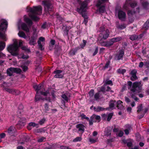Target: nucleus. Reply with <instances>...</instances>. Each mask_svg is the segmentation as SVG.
I'll list each match as a JSON object with an SVG mask.
<instances>
[{"mask_svg":"<svg viewBox=\"0 0 149 149\" xmlns=\"http://www.w3.org/2000/svg\"><path fill=\"white\" fill-rule=\"evenodd\" d=\"M102 3L100 1H99L97 4V7H99L98 11L100 13H103L105 11V6H101Z\"/></svg>","mask_w":149,"mask_h":149,"instance_id":"nucleus-10","label":"nucleus"},{"mask_svg":"<svg viewBox=\"0 0 149 149\" xmlns=\"http://www.w3.org/2000/svg\"><path fill=\"white\" fill-rule=\"evenodd\" d=\"M62 71L61 70H56L53 73L55 74L54 77L56 78H62L63 77V74H61Z\"/></svg>","mask_w":149,"mask_h":149,"instance_id":"nucleus-9","label":"nucleus"},{"mask_svg":"<svg viewBox=\"0 0 149 149\" xmlns=\"http://www.w3.org/2000/svg\"><path fill=\"white\" fill-rule=\"evenodd\" d=\"M39 93H37V92L36 93L35 97V102H37L41 100H42V97L40 95H39Z\"/></svg>","mask_w":149,"mask_h":149,"instance_id":"nucleus-29","label":"nucleus"},{"mask_svg":"<svg viewBox=\"0 0 149 149\" xmlns=\"http://www.w3.org/2000/svg\"><path fill=\"white\" fill-rule=\"evenodd\" d=\"M16 129L15 127L11 126L8 129V132L10 135H12L15 132Z\"/></svg>","mask_w":149,"mask_h":149,"instance_id":"nucleus-22","label":"nucleus"},{"mask_svg":"<svg viewBox=\"0 0 149 149\" xmlns=\"http://www.w3.org/2000/svg\"><path fill=\"white\" fill-rule=\"evenodd\" d=\"M123 102L120 100H118L117 102L116 107L118 109L122 110L123 109L124 107L123 106Z\"/></svg>","mask_w":149,"mask_h":149,"instance_id":"nucleus-23","label":"nucleus"},{"mask_svg":"<svg viewBox=\"0 0 149 149\" xmlns=\"http://www.w3.org/2000/svg\"><path fill=\"white\" fill-rule=\"evenodd\" d=\"M21 27L22 29L26 33H29V29L27 24L25 23H22L21 25Z\"/></svg>","mask_w":149,"mask_h":149,"instance_id":"nucleus-20","label":"nucleus"},{"mask_svg":"<svg viewBox=\"0 0 149 149\" xmlns=\"http://www.w3.org/2000/svg\"><path fill=\"white\" fill-rule=\"evenodd\" d=\"M45 108V111L46 112L49 111L50 108L49 107V105L48 104L45 103L44 106Z\"/></svg>","mask_w":149,"mask_h":149,"instance_id":"nucleus-51","label":"nucleus"},{"mask_svg":"<svg viewBox=\"0 0 149 149\" xmlns=\"http://www.w3.org/2000/svg\"><path fill=\"white\" fill-rule=\"evenodd\" d=\"M107 47L111 46L113 45V43L111 39L109 41H106Z\"/></svg>","mask_w":149,"mask_h":149,"instance_id":"nucleus-46","label":"nucleus"},{"mask_svg":"<svg viewBox=\"0 0 149 149\" xmlns=\"http://www.w3.org/2000/svg\"><path fill=\"white\" fill-rule=\"evenodd\" d=\"M25 125L24 123L22 122L21 121H19L16 125V127L18 129H20L23 127Z\"/></svg>","mask_w":149,"mask_h":149,"instance_id":"nucleus-27","label":"nucleus"},{"mask_svg":"<svg viewBox=\"0 0 149 149\" xmlns=\"http://www.w3.org/2000/svg\"><path fill=\"white\" fill-rule=\"evenodd\" d=\"M94 89H92L89 91V96L90 98H91L93 97L94 95Z\"/></svg>","mask_w":149,"mask_h":149,"instance_id":"nucleus-43","label":"nucleus"},{"mask_svg":"<svg viewBox=\"0 0 149 149\" xmlns=\"http://www.w3.org/2000/svg\"><path fill=\"white\" fill-rule=\"evenodd\" d=\"M95 114H93L90 118V119L89 120V125H91L93 124V122H95L96 121L94 120Z\"/></svg>","mask_w":149,"mask_h":149,"instance_id":"nucleus-26","label":"nucleus"},{"mask_svg":"<svg viewBox=\"0 0 149 149\" xmlns=\"http://www.w3.org/2000/svg\"><path fill=\"white\" fill-rule=\"evenodd\" d=\"M122 38L120 37H119L116 38H111V39L112 40L113 43L114 42H116L120 41L121 40Z\"/></svg>","mask_w":149,"mask_h":149,"instance_id":"nucleus-33","label":"nucleus"},{"mask_svg":"<svg viewBox=\"0 0 149 149\" xmlns=\"http://www.w3.org/2000/svg\"><path fill=\"white\" fill-rule=\"evenodd\" d=\"M45 40V38L43 37H40L38 39V43H41V42H44Z\"/></svg>","mask_w":149,"mask_h":149,"instance_id":"nucleus-54","label":"nucleus"},{"mask_svg":"<svg viewBox=\"0 0 149 149\" xmlns=\"http://www.w3.org/2000/svg\"><path fill=\"white\" fill-rule=\"evenodd\" d=\"M86 12H82V13H79L80 15H82V16L84 18V19H86V18H88L87 16V14L86 13Z\"/></svg>","mask_w":149,"mask_h":149,"instance_id":"nucleus-45","label":"nucleus"},{"mask_svg":"<svg viewBox=\"0 0 149 149\" xmlns=\"http://www.w3.org/2000/svg\"><path fill=\"white\" fill-rule=\"evenodd\" d=\"M62 28L63 29H64L63 35L64 36H68L69 31L71 28H70V26H68L63 24L62 25Z\"/></svg>","mask_w":149,"mask_h":149,"instance_id":"nucleus-18","label":"nucleus"},{"mask_svg":"<svg viewBox=\"0 0 149 149\" xmlns=\"http://www.w3.org/2000/svg\"><path fill=\"white\" fill-rule=\"evenodd\" d=\"M37 38L36 36H31L29 42L30 45H34L36 44V41Z\"/></svg>","mask_w":149,"mask_h":149,"instance_id":"nucleus-21","label":"nucleus"},{"mask_svg":"<svg viewBox=\"0 0 149 149\" xmlns=\"http://www.w3.org/2000/svg\"><path fill=\"white\" fill-rule=\"evenodd\" d=\"M106 29L104 26H101L100 27L99 31L100 32H102V33L104 32V31H106Z\"/></svg>","mask_w":149,"mask_h":149,"instance_id":"nucleus-62","label":"nucleus"},{"mask_svg":"<svg viewBox=\"0 0 149 149\" xmlns=\"http://www.w3.org/2000/svg\"><path fill=\"white\" fill-rule=\"evenodd\" d=\"M6 43L2 41H0V51H2L5 48ZM6 55L2 52H0V58L5 56Z\"/></svg>","mask_w":149,"mask_h":149,"instance_id":"nucleus-14","label":"nucleus"},{"mask_svg":"<svg viewBox=\"0 0 149 149\" xmlns=\"http://www.w3.org/2000/svg\"><path fill=\"white\" fill-rule=\"evenodd\" d=\"M19 46L17 41L14 42L13 44L9 45L7 47L8 51L11 54L14 56H16L19 55Z\"/></svg>","mask_w":149,"mask_h":149,"instance_id":"nucleus-3","label":"nucleus"},{"mask_svg":"<svg viewBox=\"0 0 149 149\" xmlns=\"http://www.w3.org/2000/svg\"><path fill=\"white\" fill-rule=\"evenodd\" d=\"M95 119L97 120H98V122H100L101 120V117L100 116L96 115H95Z\"/></svg>","mask_w":149,"mask_h":149,"instance_id":"nucleus-60","label":"nucleus"},{"mask_svg":"<svg viewBox=\"0 0 149 149\" xmlns=\"http://www.w3.org/2000/svg\"><path fill=\"white\" fill-rule=\"evenodd\" d=\"M125 13L121 10H119L118 13V18L122 21H124L126 17Z\"/></svg>","mask_w":149,"mask_h":149,"instance_id":"nucleus-13","label":"nucleus"},{"mask_svg":"<svg viewBox=\"0 0 149 149\" xmlns=\"http://www.w3.org/2000/svg\"><path fill=\"white\" fill-rule=\"evenodd\" d=\"M85 127L84 125L81 123L78 124L76 125V128L78 129L77 132L79 134H81V135L84 132Z\"/></svg>","mask_w":149,"mask_h":149,"instance_id":"nucleus-7","label":"nucleus"},{"mask_svg":"<svg viewBox=\"0 0 149 149\" xmlns=\"http://www.w3.org/2000/svg\"><path fill=\"white\" fill-rule=\"evenodd\" d=\"M24 21L28 24V27L30 28H31L33 24V23L32 20L29 18L26 17L25 15L24 17Z\"/></svg>","mask_w":149,"mask_h":149,"instance_id":"nucleus-17","label":"nucleus"},{"mask_svg":"<svg viewBox=\"0 0 149 149\" xmlns=\"http://www.w3.org/2000/svg\"><path fill=\"white\" fill-rule=\"evenodd\" d=\"M12 71L13 73H16L17 74H20L22 72L21 70L18 68H15L12 67Z\"/></svg>","mask_w":149,"mask_h":149,"instance_id":"nucleus-28","label":"nucleus"},{"mask_svg":"<svg viewBox=\"0 0 149 149\" xmlns=\"http://www.w3.org/2000/svg\"><path fill=\"white\" fill-rule=\"evenodd\" d=\"M116 27L118 29L122 30L126 28V25L125 24L121 25H117Z\"/></svg>","mask_w":149,"mask_h":149,"instance_id":"nucleus-41","label":"nucleus"},{"mask_svg":"<svg viewBox=\"0 0 149 149\" xmlns=\"http://www.w3.org/2000/svg\"><path fill=\"white\" fill-rule=\"evenodd\" d=\"M33 87L37 93H40L42 95L47 96L49 94V92L48 90H47L45 92H43L44 91H45V89L42 84H40L38 85H35L33 86Z\"/></svg>","mask_w":149,"mask_h":149,"instance_id":"nucleus-4","label":"nucleus"},{"mask_svg":"<svg viewBox=\"0 0 149 149\" xmlns=\"http://www.w3.org/2000/svg\"><path fill=\"white\" fill-rule=\"evenodd\" d=\"M106 91V89L105 87L104 86H102L100 88V91L98 92L100 93V92H102L103 94H104Z\"/></svg>","mask_w":149,"mask_h":149,"instance_id":"nucleus-53","label":"nucleus"},{"mask_svg":"<svg viewBox=\"0 0 149 149\" xmlns=\"http://www.w3.org/2000/svg\"><path fill=\"white\" fill-rule=\"evenodd\" d=\"M47 121V120L45 117H43L42 119H41L38 122V124L42 125Z\"/></svg>","mask_w":149,"mask_h":149,"instance_id":"nucleus-32","label":"nucleus"},{"mask_svg":"<svg viewBox=\"0 0 149 149\" xmlns=\"http://www.w3.org/2000/svg\"><path fill=\"white\" fill-rule=\"evenodd\" d=\"M29 124L31 127L32 126L33 127H36L38 125V124H36L34 122H30L29 123Z\"/></svg>","mask_w":149,"mask_h":149,"instance_id":"nucleus-56","label":"nucleus"},{"mask_svg":"<svg viewBox=\"0 0 149 149\" xmlns=\"http://www.w3.org/2000/svg\"><path fill=\"white\" fill-rule=\"evenodd\" d=\"M80 136L77 137L72 140V141L74 142H76L78 141H80L82 140L81 134H80Z\"/></svg>","mask_w":149,"mask_h":149,"instance_id":"nucleus-37","label":"nucleus"},{"mask_svg":"<svg viewBox=\"0 0 149 149\" xmlns=\"http://www.w3.org/2000/svg\"><path fill=\"white\" fill-rule=\"evenodd\" d=\"M55 91L54 90H52L51 92V94L53 99H54L56 97V95H55Z\"/></svg>","mask_w":149,"mask_h":149,"instance_id":"nucleus-61","label":"nucleus"},{"mask_svg":"<svg viewBox=\"0 0 149 149\" xmlns=\"http://www.w3.org/2000/svg\"><path fill=\"white\" fill-rule=\"evenodd\" d=\"M94 96V99L95 100L97 101L100 99V93L99 92L96 93Z\"/></svg>","mask_w":149,"mask_h":149,"instance_id":"nucleus-35","label":"nucleus"},{"mask_svg":"<svg viewBox=\"0 0 149 149\" xmlns=\"http://www.w3.org/2000/svg\"><path fill=\"white\" fill-rule=\"evenodd\" d=\"M142 108V104H141L139 106L137 107V108L138 109V110L137 111V112L138 113H139L140 112H143Z\"/></svg>","mask_w":149,"mask_h":149,"instance_id":"nucleus-50","label":"nucleus"},{"mask_svg":"<svg viewBox=\"0 0 149 149\" xmlns=\"http://www.w3.org/2000/svg\"><path fill=\"white\" fill-rule=\"evenodd\" d=\"M18 35L20 37L25 38L26 37L25 33L22 31H19L18 33Z\"/></svg>","mask_w":149,"mask_h":149,"instance_id":"nucleus-36","label":"nucleus"},{"mask_svg":"<svg viewBox=\"0 0 149 149\" xmlns=\"http://www.w3.org/2000/svg\"><path fill=\"white\" fill-rule=\"evenodd\" d=\"M61 97L64 100L66 101L67 102H68L69 100V98L65 94H62L61 95Z\"/></svg>","mask_w":149,"mask_h":149,"instance_id":"nucleus-38","label":"nucleus"},{"mask_svg":"<svg viewBox=\"0 0 149 149\" xmlns=\"http://www.w3.org/2000/svg\"><path fill=\"white\" fill-rule=\"evenodd\" d=\"M8 23L5 20L2 22L0 25V29L1 31H3L4 30H6L8 27Z\"/></svg>","mask_w":149,"mask_h":149,"instance_id":"nucleus-15","label":"nucleus"},{"mask_svg":"<svg viewBox=\"0 0 149 149\" xmlns=\"http://www.w3.org/2000/svg\"><path fill=\"white\" fill-rule=\"evenodd\" d=\"M80 7L77 8V11L78 13L86 12V8L87 6L88 3L86 0L83 1H81L79 3Z\"/></svg>","mask_w":149,"mask_h":149,"instance_id":"nucleus-5","label":"nucleus"},{"mask_svg":"<svg viewBox=\"0 0 149 149\" xmlns=\"http://www.w3.org/2000/svg\"><path fill=\"white\" fill-rule=\"evenodd\" d=\"M103 35L102 39L104 40L106 39L109 37V32L108 29H106V31L101 33Z\"/></svg>","mask_w":149,"mask_h":149,"instance_id":"nucleus-19","label":"nucleus"},{"mask_svg":"<svg viewBox=\"0 0 149 149\" xmlns=\"http://www.w3.org/2000/svg\"><path fill=\"white\" fill-rule=\"evenodd\" d=\"M46 138L45 137L42 136L38 139L37 140V141L38 143H40L44 141V140Z\"/></svg>","mask_w":149,"mask_h":149,"instance_id":"nucleus-57","label":"nucleus"},{"mask_svg":"<svg viewBox=\"0 0 149 149\" xmlns=\"http://www.w3.org/2000/svg\"><path fill=\"white\" fill-rule=\"evenodd\" d=\"M126 72V70L125 69H119L117 70V72L119 74H123Z\"/></svg>","mask_w":149,"mask_h":149,"instance_id":"nucleus-47","label":"nucleus"},{"mask_svg":"<svg viewBox=\"0 0 149 149\" xmlns=\"http://www.w3.org/2000/svg\"><path fill=\"white\" fill-rule=\"evenodd\" d=\"M38 45L39 47V48L41 51L44 50V48L43 47L41 43H38Z\"/></svg>","mask_w":149,"mask_h":149,"instance_id":"nucleus-59","label":"nucleus"},{"mask_svg":"<svg viewBox=\"0 0 149 149\" xmlns=\"http://www.w3.org/2000/svg\"><path fill=\"white\" fill-rule=\"evenodd\" d=\"M138 38V36L136 35H133L131 36L130 37V39L132 40H137Z\"/></svg>","mask_w":149,"mask_h":149,"instance_id":"nucleus-42","label":"nucleus"},{"mask_svg":"<svg viewBox=\"0 0 149 149\" xmlns=\"http://www.w3.org/2000/svg\"><path fill=\"white\" fill-rule=\"evenodd\" d=\"M113 127L112 126H109L106 128L104 131V135L107 137L111 136V131Z\"/></svg>","mask_w":149,"mask_h":149,"instance_id":"nucleus-12","label":"nucleus"},{"mask_svg":"<svg viewBox=\"0 0 149 149\" xmlns=\"http://www.w3.org/2000/svg\"><path fill=\"white\" fill-rule=\"evenodd\" d=\"M141 4L143 8L148 9L149 7V3L147 1H143L141 3Z\"/></svg>","mask_w":149,"mask_h":149,"instance_id":"nucleus-24","label":"nucleus"},{"mask_svg":"<svg viewBox=\"0 0 149 149\" xmlns=\"http://www.w3.org/2000/svg\"><path fill=\"white\" fill-rule=\"evenodd\" d=\"M99 43L101 46L107 47L106 41H104L103 39H101L99 41Z\"/></svg>","mask_w":149,"mask_h":149,"instance_id":"nucleus-40","label":"nucleus"},{"mask_svg":"<svg viewBox=\"0 0 149 149\" xmlns=\"http://www.w3.org/2000/svg\"><path fill=\"white\" fill-rule=\"evenodd\" d=\"M128 86V89H130L131 88H132V86L133 85L132 82L130 81H127V83Z\"/></svg>","mask_w":149,"mask_h":149,"instance_id":"nucleus-58","label":"nucleus"},{"mask_svg":"<svg viewBox=\"0 0 149 149\" xmlns=\"http://www.w3.org/2000/svg\"><path fill=\"white\" fill-rule=\"evenodd\" d=\"M83 43L80 44V47L81 49H83L86 45L87 42L86 40H83Z\"/></svg>","mask_w":149,"mask_h":149,"instance_id":"nucleus-49","label":"nucleus"},{"mask_svg":"<svg viewBox=\"0 0 149 149\" xmlns=\"http://www.w3.org/2000/svg\"><path fill=\"white\" fill-rule=\"evenodd\" d=\"M111 63V62L110 60L108 61L107 62L105 66H104L103 68L105 69H106L107 68L109 67V65Z\"/></svg>","mask_w":149,"mask_h":149,"instance_id":"nucleus-52","label":"nucleus"},{"mask_svg":"<svg viewBox=\"0 0 149 149\" xmlns=\"http://www.w3.org/2000/svg\"><path fill=\"white\" fill-rule=\"evenodd\" d=\"M116 101L115 100H111L109 102V108L111 109L114 106V104L116 102Z\"/></svg>","mask_w":149,"mask_h":149,"instance_id":"nucleus-34","label":"nucleus"},{"mask_svg":"<svg viewBox=\"0 0 149 149\" xmlns=\"http://www.w3.org/2000/svg\"><path fill=\"white\" fill-rule=\"evenodd\" d=\"M136 73L137 71L135 70H133L131 71L130 74L132 75V76L130 78V80L131 81H134L137 79V77L136 75Z\"/></svg>","mask_w":149,"mask_h":149,"instance_id":"nucleus-16","label":"nucleus"},{"mask_svg":"<svg viewBox=\"0 0 149 149\" xmlns=\"http://www.w3.org/2000/svg\"><path fill=\"white\" fill-rule=\"evenodd\" d=\"M4 89L6 91L13 95H18L20 93L19 91L13 89H10L8 88L4 87Z\"/></svg>","mask_w":149,"mask_h":149,"instance_id":"nucleus-8","label":"nucleus"},{"mask_svg":"<svg viewBox=\"0 0 149 149\" xmlns=\"http://www.w3.org/2000/svg\"><path fill=\"white\" fill-rule=\"evenodd\" d=\"M56 15L58 20L61 22L62 21L63 18L61 17L60 16L58 13H56Z\"/></svg>","mask_w":149,"mask_h":149,"instance_id":"nucleus-55","label":"nucleus"},{"mask_svg":"<svg viewBox=\"0 0 149 149\" xmlns=\"http://www.w3.org/2000/svg\"><path fill=\"white\" fill-rule=\"evenodd\" d=\"M124 54V52L123 50L121 49L120 50L118 53L115 57V60H122Z\"/></svg>","mask_w":149,"mask_h":149,"instance_id":"nucleus-11","label":"nucleus"},{"mask_svg":"<svg viewBox=\"0 0 149 149\" xmlns=\"http://www.w3.org/2000/svg\"><path fill=\"white\" fill-rule=\"evenodd\" d=\"M42 3L44 6L45 10L50 14V12H52L53 9L52 4L50 2L47 1H43Z\"/></svg>","mask_w":149,"mask_h":149,"instance_id":"nucleus-6","label":"nucleus"},{"mask_svg":"<svg viewBox=\"0 0 149 149\" xmlns=\"http://www.w3.org/2000/svg\"><path fill=\"white\" fill-rule=\"evenodd\" d=\"M12 67L8 68L6 71V73L9 76H11L13 75V73L12 71Z\"/></svg>","mask_w":149,"mask_h":149,"instance_id":"nucleus-30","label":"nucleus"},{"mask_svg":"<svg viewBox=\"0 0 149 149\" xmlns=\"http://www.w3.org/2000/svg\"><path fill=\"white\" fill-rule=\"evenodd\" d=\"M129 4L131 8H134L137 5V3L136 1H134L130 3H129Z\"/></svg>","mask_w":149,"mask_h":149,"instance_id":"nucleus-48","label":"nucleus"},{"mask_svg":"<svg viewBox=\"0 0 149 149\" xmlns=\"http://www.w3.org/2000/svg\"><path fill=\"white\" fill-rule=\"evenodd\" d=\"M113 113L112 112L108 114L107 116V121H109L112 118L113 115Z\"/></svg>","mask_w":149,"mask_h":149,"instance_id":"nucleus-44","label":"nucleus"},{"mask_svg":"<svg viewBox=\"0 0 149 149\" xmlns=\"http://www.w3.org/2000/svg\"><path fill=\"white\" fill-rule=\"evenodd\" d=\"M93 110L95 111L98 112L104 110L105 109L103 107L99 106L96 107H93Z\"/></svg>","mask_w":149,"mask_h":149,"instance_id":"nucleus-25","label":"nucleus"},{"mask_svg":"<svg viewBox=\"0 0 149 149\" xmlns=\"http://www.w3.org/2000/svg\"><path fill=\"white\" fill-rule=\"evenodd\" d=\"M45 128H40L35 130V132L37 133H45Z\"/></svg>","mask_w":149,"mask_h":149,"instance_id":"nucleus-31","label":"nucleus"},{"mask_svg":"<svg viewBox=\"0 0 149 149\" xmlns=\"http://www.w3.org/2000/svg\"><path fill=\"white\" fill-rule=\"evenodd\" d=\"M142 89V85L140 82L136 81L134 82L132 88L130 89V91L132 92L131 94V97L136 101L138 100L139 99L135 95L141 92Z\"/></svg>","mask_w":149,"mask_h":149,"instance_id":"nucleus-1","label":"nucleus"},{"mask_svg":"<svg viewBox=\"0 0 149 149\" xmlns=\"http://www.w3.org/2000/svg\"><path fill=\"white\" fill-rule=\"evenodd\" d=\"M107 85H110L111 86L113 85V83L111 80H106L104 84V86H106Z\"/></svg>","mask_w":149,"mask_h":149,"instance_id":"nucleus-39","label":"nucleus"},{"mask_svg":"<svg viewBox=\"0 0 149 149\" xmlns=\"http://www.w3.org/2000/svg\"><path fill=\"white\" fill-rule=\"evenodd\" d=\"M27 9L28 12L32 13V14L29 15V17L35 21L39 20V18L35 15L40 14L41 13L42 8L41 6H33V8L30 7Z\"/></svg>","mask_w":149,"mask_h":149,"instance_id":"nucleus-2","label":"nucleus"},{"mask_svg":"<svg viewBox=\"0 0 149 149\" xmlns=\"http://www.w3.org/2000/svg\"><path fill=\"white\" fill-rule=\"evenodd\" d=\"M125 102L127 103H129L131 101L130 99L128 97L126 96H125Z\"/></svg>","mask_w":149,"mask_h":149,"instance_id":"nucleus-64","label":"nucleus"},{"mask_svg":"<svg viewBox=\"0 0 149 149\" xmlns=\"http://www.w3.org/2000/svg\"><path fill=\"white\" fill-rule=\"evenodd\" d=\"M61 149H71L68 146H61L60 147Z\"/></svg>","mask_w":149,"mask_h":149,"instance_id":"nucleus-63","label":"nucleus"}]
</instances>
